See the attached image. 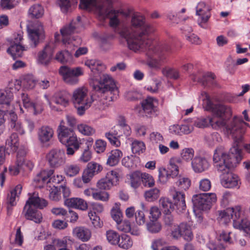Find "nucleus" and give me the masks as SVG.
Listing matches in <instances>:
<instances>
[{
  "instance_id": "e2e57ef3",
  "label": "nucleus",
  "mask_w": 250,
  "mask_h": 250,
  "mask_svg": "<svg viewBox=\"0 0 250 250\" xmlns=\"http://www.w3.org/2000/svg\"><path fill=\"white\" fill-rule=\"evenodd\" d=\"M7 120L8 121V125L10 126L15 122L18 121V118L17 114L13 110H6Z\"/></svg>"
},
{
  "instance_id": "603ef678",
  "label": "nucleus",
  "mask_w": 250,
  "mask_h": 250,
  "mask_svg": "<svg viewBox=\"0 0 250 250\" xmlns=\"http://www.w3.org/2000/svg\"><path fill=\"white\" fill-rule=\"evenodd\" d=\"M77 128L80 132L87 136L92 135L95 132L94 128L85 124L79 125Z\"/></svg>"
},
{
  "instance_id": "de8ad7c7",
  "label": "nucleus",
  "mask_w": 250,
  "mask_h": 250,
  "mask_svg": "<svg viewBox=\"0 0 250 250\" xmlns=\"http://www.w3.org/2000/svg\"><path fill=\"white\" fill-rule=\"evenodd\" d=\"M146 149L145 145L144 142L134 140L131 144L132 152L134 154H140L143 153Z\"/></svg>"
},
{
  "instance_id": "5fc2aeb1",
  "label": "nucleus",
  "mask_w": 250,
  "mask_h": 250,
  "mask_svg": "<svg viewBox=\"0 0 250 250\" xmlns=\"http://www.w3.org/2000/svg\"><path fill=\"white\" fill-rule=\"evenodd\" d=\"M145 196L148 201H153L157 199L159 196V190L156 188L146 191Z\"/></svg>"
},
{
  "instance_id": "bb28decb",
  "label": "nucleus",
  "mask_w": 250,
  "mask_h": 250,
  "mask_svg": "<svg viewBox=\"0 0 250 250\" xmlns=\"http://www.w3.org/2000/svg\"><path fill=\"white\" fill-rule=\"evenodd\" d=\"M209 163L204 157L196 156L191 161V167L196 173H201L209 167Z\"/></svg>"
},
{
  "instance_id": "a211bd4d",
  "label": "nucleus",
  "mask_w": 250,
  "mask_h": 250,
  "mask_svg": "<svg viewBox=\"0 0 250 250\" xmlns=\"http://www.w3.org/2000/svg\"><path fill=\"white\" fill-rule=\"evenodd\" d=\"M171 236L175 239L182 237L187 241H191L193 238L191 226L187 223H181L171 231Z\"/></svg>"
},
{
  "instance_id": "338daca9",
  "label": "nucleus",
  "mask_w": 250,
  "mask_h": 250,
  "mask_svg": "<svg viewBox=\"0 0 250 250\" xmlns=\"http://www.w3.org/2000/svg\"><path fill=\"white\" fill-rule=\"evenodd\" d=\"M150 221H156L161 215V211L157 207H152L149 211Z\"/></svg>"
},
{
  "instance_id": "ea45409f",
  "label": "nucleus",
  "mask_w": 250,
  "mask_h": 250,
  "mask_svg": "<svg viewBox=\"0 0 250 250\" xmlns=\"http://www.w3.org/2000/svg\"><path fill=\"white\" fill-rule=\"evenodd\" d=\"M133 243V240L130 236L123 234L120 235L117 245L122 249L127 250L132 247Z\"/></svg>"
},
{
  "instance_id": "4d7b16f0",
  "label": "nucleus",
  "mask_w": 250,
  "mask_h": 250,
  "mask_svg": "<svg viewBox=\"0 0 250 250\" xmlns=\"http://www.w3.org/2000/svg\"><path fill=\"white\" fill-rule=\"evenodd\" d=\"M194 154V151L192 148H186L183 149L181 155L184 160L189 161L193 159Z\"/></svg>"
},
{
  "instance_id": "680f3d73",
  "label": "nucleus",
  "mask_w": 250,
  "mask_h": 250,
  "mask_svg": "<svg viewBox=\"0 0 250 250\" xmlns=\"http://www.w3.org/2000/svg\"><path fill=\"white\" fill-rule=\"evenodd\" d=\"M88 216L95 227L100 228L101 227L102 224L100 222V217L95 214V212L90 211L88 213Z\"/></svg>"
},
{
  "instance_id": "864d4df0",
  "label": "nucleus",
  "mask_w": 250,
  "mask_h": 250,
  "mask_svg": "<svg viewBox=\"0 0 250 250\" xmlns=\"http://www.w3.org/2000/svg\"><path fill=\"white\" fill-rule=\"evenodd\" d=\"M190 180L189 178L185 177H180L176 182V185L179 189L187 190L190 186Z\"/></svg>"
},
{
  "instance_id": "58836bf2",
  "label": "nucleus",
  "mask_w": 250,
  "mask_h": 250,
  "mask_svg": "<svg viewBox=\"0 0 250 250\" xmlns=\"http://www.w3.org/2000/svg\"><path fill=\"white\" fill-rule=\"evenodd\" d=\"M54 172L53 169L42 170L37 174L34 181L37 183H48V178L53 175Z\"/></svg>"
},
{
  "instance_id": "5701e85b",
  "label": "nucleus",
  "mask_w": 250,
  "mask_h": 250,
  "mask_svg": "<svg viewBox=\"0 0 250 250\" xmlns=\"http://www.w3.org/2000/svg\"><path fill=\"white\" fill-rule=\"evenodd\" d=\"M21 97L23 107L30 112L37 115L42 111L43 108L42 103L38 102L35 103L30 102L28 95L24 93L21 94Z\"/></svg>"
},
{
  "instance_id": "ddd939ff",
  "label": "nucleus",
  "mask_w": 250,
  "mask_h": 250,
  "mask_svg": "<svg viewBox=\"0 0 250 250\" xmlns=\"http://www.w3.org/2000/svg\"><path fill=\"white\" fill-rule=\"evenodd\" d=\"M93 87L96 91L101 93H110L114 96H117L119 93L114 80L106 74H104L98 83L94 84Z\"/></svg>"
},
{
  "instance_id": "13d9d810",
  "label": "nucleus",
  "mask_w": 250,
  "mask_h": 250,
  "mask_svg": "<svg viewBox=\"0 0 250 250\" xmlns=\"http://www.w3.org/2000/svg\"><path fill=\"white\" fill-rule=\"evenodd\" d=\"M171 178L167 169L164 167L159 169V179L161 182L166 183Z\"/></svg>"
},
{
  "instance_id": "a878e982",
  "label": "nucleus",
  "mask_w": 250,
  "mask_h": 250,
  "mask_svg": "<svg viewBox=\"0 0 250 250\" xmlns=\"http://www.w3.org/2000/svg\"><path fill=\"white\" fill-rule=\"evenodd\" d=\"M224 124L223 120H218L215 118L208 117L206 118L198 119L195 122L194 125L199 128H204L210 125L213 128H217L223 127Z\"/></svg>"
},
{
  "instance_id": "79ce46f5",
  "label": "nucleus",
  "mask_w": 250,
  "mask_h": 250,
  "mask_svg": "<svg viewBox=\"0 0 250 250\" xmlns=\"http://www.w3.org/2000/svg\"><path fill=\"white\" fill-rule=\"evenodd\" d=\"M28 13L32 18L38 19L43 16L44 9L41 4H35L29 8Z\"/></svg>"
},
{
  "instance_id": "4468645a",
  "label": "nucleus",
  "mask_w": 250,
  "mask_h": 250,
  "mask_svg": "<svg viewBox=\"0 0 250 250\" xmlns=\"http://www.w3.org/2000/svg\"><path fill=\"white\" fill-rule=\"evenodd\" d=\"M59 73L65 83L74 85L78 83V78L83 75V71L79 67L71 68L67 66H62L60 68Z\"/></svg>"
},
{
  "instance_id": "6e6552de",
  "label": "nucleus",
  "mask_w": 250,
  "mask_h": 250,
  "mask_svg": "<svg viewBox=\"0 0 250 250\" xmlns=\"http://www.w3.org/2000/svg\"><path fill=\"white\" fill-rule=\"evenodd\" d=\"M72 101L80 115H83L92 103V101L88 100L87 90L84 87L77 88L73 91Z\"/></svg>"
},
{
  "instance_id": "393cba45",
  "label": "nucleus",
  "mask_w": 250,
  "mask_h": 250,
  "mask_svg": "<svg viewBox=\"0 0 250 250\" xmlns=\"http://www.w3.org/2000/svg\"><path fill=\"white\" fill-rule=\"evenodd\" d=\"M190 77L193 82L200 83L204 86H207L209 84L213 85L214 84V80L215 76L211 72L202 73L201 72H198V76L193 73L191 75Z\"/></svg>"
},
{
  "instance_id": "f8f14e48",
  "label": "nucleus",
  "mask_w": 250,
  "mask_h": 250,
  "mask_svg": "<svg viewBox=\"0 0 250 250\" xmlns=\"http://www.w3.org/2000/svg\"><path fill=\"white\" fill-rule=\"evenodd\" d=\"M192 202L194 208L200 210H209L213 203L216 201V195L214 193H204L194 195Z\"/></svg>"
},
{
  "instance_id": "774afa93",
  "label": "nucleus",
  "mask_w": 250,
  "mask_h": 250,
  "mask_svg": "<svg viewBox=\"0 0 250 250\" xmlns=\"http://www.w3.org/2000/svg\"><path fill=\"white\" fill-rule=\"evenodd\" d=\"M150 140L152 143L158 144L163 142L162 135L158 132H153L150 134Z\"/></svg>"
},
{
  "instance_id": "f3484780",
  "label": "nucleus",
  "mask_w": 250,
  "mask_h": 250,
  "mask_svg": "<svg viewBox=\"0 0 250 250\" xmlns=\"http://www.w3.org/2000/svg\"><path fill=\"white\" fill-rule=\"evenodd\" d=\"M211 8L204 1L198 3L196 8V15L198 16L197 23L203 28H207V23L211 17Z\"/></svg>"
},
{
  "instance_id": "c756f323",
  "label": "nucleus",
  "mask_w": 250,
  "mask_h": 250,
  "mask_svg": "<svg viewBox=\"0 0 250 250\" xmlns=\"http://www.w3.org/2000/svg\"><path fill=\"white\" fill-rule=\"evenodd\" d=\"M54 135V130L48 125H43L38 131V138L41 144H44L51 141Z\"/></svg>"
},
{
  "instance_id": "39448f33",
  "label": "nucleus",
  "mask_w": 250,
  "mask_h": 250,
  "mask_svg": "<svg viewBox=\"0 0 250 250\" xmlns=\"http://www.w3.org/2000/svg\"><path fill=\"white\" fill-rule=\"evenodd\" d=\"M47 202L44 199L40 198L38 194L34 193L26 201L23 208L22 214L27 220L34 221L36 223L42 222V213L38 208L43 209L47 206Z\"/></svg>"
},
{
  "instance_id": "c85d7f7f",
  "label": "nucleus",
  "mask_w": 250,
  "mask_h": 250,
  "mask_svg": "<svg viewBox=\"0 0 250 250\" xmlns=\"http://www.w3.org/2000/svg\"><path fill=\"white\" fill-rule=\"evenodd\" d=\"M65 47H66L65 50L59 51L55 56V59L62 63L72 61V51L75 49L74 45L66 44Z\"/></svg>"
},
{
  "instance_id": "0eeeda50",
  "label": "nucleus",
  "mask_w": 250,
  "mask_h": 250,
  "mask_svg": "<svg viewBox=\"0 0 250 250\" xmlns=\"http://www.w3.org/2000/svg\"><path fill=\"white\" fill-rule=\"evenodd\" d=\"M63 121H62L58 127V138L62 144L66 146V154L73 155L75 152L81 147V143L72 128H68L64 125Z\"/></svg>"
},
{
  "instance_id": "f704fd0d",
  "label": "nucleus",
  "mask_w": 250,
  "mask_h": 250,
  "mask_svg": "<svg viewBox=\"0 0 250 250\" xmlns=\"http://www.w3.org/2000/svg\"><path fill=\"white\" fill-rule=\"evenodd\" d=\"M85 65L88 67L95 76L99 74L105 69V67L101 62L95 60H87Z\"/></svg>"
},
{
  "instance_id": "a19ab883",
  "label": "nucleus",
  "mask_w": 250,
  "mask_h": 250,
  "mask_svg": "<svg viewBox=\"0 0 250 250\" xmlns=\"http://www.w3.org/2000/svg\"><path fill=\"white\" fill-rule=\"evenodd\" d=\"M5 144L13 151H17L19 145L18 134L15 132L12 133L7 139Z\"/></svg>"
},
{
  "instance_id": "b1692460",
  "label": "nucleus",
  "mask_w": 250,
  "mask_h": 250,
  "mask_svg": "<svg viewBox=\"0 0 250 250\" xmlns=\"http://www.w3.org/2000/svg\"><path fill=\"white\" fill-rule=\"evenodd\" d=\"M102 169L103 167L100 165L94 162L89 163L86 168L83 172L82 176L83 183L85 184L89 183L92 177Z\"/></svg>"
},
{
  "instance_id": "412c9836",
  "label": "nucleus",
  "mask_w": 250,
  "mask_h": 250,
  "mask_svg": "<svg viewBox=\"0 0 250 250\" xmlns=\"http://www.w3.org/2000/svg\"><path fill=\"white\" fill-rule=\"evenodd\" d=\"M158 102L153 98L147 97L141 102V106L145 115L147 117L156 116L159 114Z\"/></svg>"
},
{
  "instance_id": "423d86ee",
  "label": "nucleus",
  "mask_w": 250,
  "mask_h": 250,
  "mask_svg": "<svg viewBox=\"0 0 250 250\" xmlns=\"http://www.w3.org/2000/svg\"><path fill=\"white\" fill-rule=\"evenodd\" d=\"M248 124L245 123L242 118L234 117L229 121L228 123L225 122L226 133L229 136H231L233 140V143L230 149L234 147L237 152L242 154L241 143L242 142V135L244 132L243 126Z\"/></svg>"
},
{
  "instance_id": "0e129e2a",
  "label": "nucleus",
  "mask_w": 250,
  "mask_h": 250,
  "mask_svg": "<svg viewBox=\"0 0 250 250\" xmlns=\"http://www.w3.org/2000/svg\"><path fill=\"white\" fill-rule=\"evenodd\" d=\"M199 189L203 191H207L211 188V182L208 179H202L199 182Z\"/></svg>"
},
{
  "instance_id": "c03bdc74",
  "label": "nucleus",
  "mask_w": 250,
  "mask_h": 250,
  "mask_svg": "<svg viewBox=\"0 0 250 250\" xmlns=\"http://www.w3.org/2000/svg\"><path fill=\"white\" fill-rule=\"evenodd\" d=\"M21 88V82L17 80H11L8 83L5 90L9 93H11L13 95V93L18 91Z\"/></svg>"
},
{
  "instance_id": "7ed1b4c3",
  "label": "nucleus",
  "mask_w": 250,
  "mask_h": 250,
  "mask_svg": "<svg viewBox=\"0 0 250 250\" xmlns=\"http://www.w3.org/2000/svg\"><path fill=\"white\" fill-rule=\"evenodd\" d=\"M79 6L81 9L89 11L93 9L96 10L101 16L110 19V25L113 27H117L122 18H127L129 15L128 11L115 10H111L108 12L105 11L103 4L96 0H80Z\"/></svg>"
},
{
  "instance_id": "7c9ffc66",
  "label": "nucleus",
  "mask_w": 250,
  "mask_h": 250,
  "mask_svg": "<svg viewBox=\"0 0 250 250\" xmlns=\"http://www.w3.org/2000/svg\"><path fill=\"white\" fill-rule=\"evenodd\" d=\"M64 205L67 207L86 210L88 208L87 203L83 199L80 198H70L64 200Z\"/></svg>"
},
{
  "instance_id": "2eb2a0df",
  "label": "nucleus",
  "mask_w": 250,
  "mask_h": 250,
  "mask_svg": "<svg viewBox=\"0 0 250 250\" xmlns=\"http://www.w3.org/2000/svg\"><path fill=\"white\" fill-rule=\"evenodd\" d=\"M241 215V207L236 206L235 208H228L224 210H218L217 212V220L222 224H227L231 219L233 223L235 220H238Z\"/></svg>"
},
{
  "instance_id": "6ab92c4d",
  "label": "nucleus",
  "mask_w": 250,
  "mask_h": 250,
  "mask_svg": "<svg viewBox=\"0 0 250 250\" xmlns=\"http://www.w3.org/2000/svg\"><path fill=\"white\" fill-rule=\"evenodd\" d=\"M29 37L31 41L33 42L32 46L35 47L39 43V42L44 39V31L43 25L40 22H37L34 24L31 28L28 29Z\"/></svg>"
},
{
  "instance_id": "4be33fe9",
  "label": "nucleus",
  "mask_w": 250,
  "mask_h": 250,
  "mask_svg": "<svg viewBox=\"0 0 250 250\" xmlns=\"http://www.w3.org/2000/svg\"><path fill=\"white\" fill-rule=\"evenodd\" d=\"M54 49V45L53 42L46 44L44 49L38 53V62L43 65H47L52 58Z\"/></svg>"
},
{
  "instance_id": "052dcab7",
  "label": "nucleus",
  "mask_w": 250,
  "mask_h": 250,
  "mask_svg": "<svg viewBox=\"0 0 250 250\" xmlns=\"http://www.w3.org/2000/svg\"><path fill=\"white\" fill-rule=\"evenodd\" d=\"M162 73L164 76L174 79H178L179 76L178 71L172 69H163L162 70Z\"/></svg>"
},
{
  "instance_id": "2f4dec72",
  "label": "nucleus",
  "mask_w": 250,
  "mask_h": 250,
  "mask_svg": "<svg viewBox=\"0 0 250 250\" xmlns=\"http://www.w3.org/2000/svg\"><path fill=\"white\" fill-rule=\"evenodd\" d=\"M73 234L83 242L87 241L91 236L90 230L83 227L75 228L73 230Z\"/></svg>"
},
{
  "instance_id": "1a4fd4ad",
  "label": "nucleus",
  "mask_w": 250,
  "mask_h": 250,
  "mask_svg": "<svg viewBox=\"0 0 250 250\" xmlns=\"http://www.w3.org/2000/svg\"><path fill=\"white\" fill-rule=\"evenodd\" d=\"M173 199L174 202V205L168 198H162L160 199L159 203L163 209L164 212L173 210L175 206L180 212L186 209L185 194L183 193L178 191L175 192L173 195Z\"/></svg>"
},
{
  "instance_id": "3c124183",
  "label": "nucleus",
  "mask_w": 250,
  "mask_h": 250,
  "mask_svg": "<svg viewBox=\"0 0 250 250\" xmlns=\"http://www.w3.org/2000/svg\"><path fill=\"white\" fill-rule=\"evenodd\" d=\"M106 236L107 240L109 243L112 245H117L120 235L114 230H108L106 232Z\"/></svg>"
},
{
  "instance_id": "69168bd1",
  "label": "nucleus",
  "mask_w": 250,
  "mask_h": 250,
  "mask_svg": "<svg viewBox=\"0 0 250 250\" xmlns=\"http://www.w3.org/2000/svg\"><path fill=\"white\" fill-rule=\"evenodd\" d=\"M9 126L12 129L17 131L21 135L25 134L24 126L19 120L11 125Z\"/></svg>"
},
{
  "instance_id": "20e7f679",
  "label": "nucleus",
  "mask_w": 250,
  "mask_h": 250,
  "mask_svg": "<svg viewBox=\"0 0 250 250\" xmlns=\"http://www.w3.org/2000/svg\"><path fill=\"white\" fill-rule=\"evenodd\" d=\"M140 50L146 51V55L150 58L147 62L148 65L151 68H158L160 66V62L157 58L161 59L166 53L170 51L171 47L168 43L156 44L151 40H148L144 44V46L140 48Z\"/></svg>"
},
{
  "instance_id": "49530a36",
  "label": "nucleus",
  "mask_w": 250,
  "mask_h": 250,
  "mask_svg": "<svg viewBox=\"0 0 250 250\" xmlns=\"http://www.w3.org/2000/svg\"><path fill=\"white\" fill-rule=\"evenodd\" d=\"M205 140L208 145L213 146L222 141L220 134L217 132H213L205 137Z\"/></svg>"
},
{
  "instance_id": "09e8293b",
  "label": "nucleus",
  "mask_w": 250,
  "mask_h": 250,
  "mask_svg": "<svg viewBox=\"0 0 250 250\" xmlns=\"http://www.w3.org/2000/svg\"><path fill=\"white\" fill-rule=\"evenodd\" d=\"M80 168L78 165L75 164L67 165L64 168V172L66 175L73 177L78 174Z\"/></svg>"
},
{
  "instance_id": "473e14b6",
  "label": "nucleus",
  "mask_w": 250,
  "mask_h": 250,
  "mask_svg": "<svg viewBox=\"0 0 250 250\" xmlns=\"http://www.w3.org/2000/svg\"><path fill=\"white\" fill-rule=\"evenodd\" d=\"M69 94L66 91H60L55 93L53 97V101L57 104L66 106L69 102Z\"/></svg>"
},
{
  "instance_id": "72a5a7b5",
  "label": "nucleus",
  "mask_w": 250,
  "mask_h": 250,
  "mask_svg": "<svg viewBox=\"0 0 250 250\" xmlns=\"http://www.w3.org/2000/svg\"><path fill=\"white\" fill-rule=\"evenodd\" d=\"M118 127L116 130L112 128L111 130L105 133V137L109 141L112 145L116 147L119 146L121 145L119 138L122 136L121 132H118Z\"/></svg>"
},
{
  "instance_id": "f257e3e1",
  "label": "nucleus",
  "mask_w": 250,
  "mask_h": 250,
  "mask_svg": "<svg viewBox=\"0 0 250 250\" xmlns=\"http://www.w3.org/2000/svg\"><path fill=\"white\" fill-rule=\"evenodd\" d=\"M234 147L229 149L228 153L223 146H218L214 151L213 161L214 167L221 173V182L226 188L239 187L238 176L230 172V169L236 167L242 159V154Z\"/></svg>"
},
{
  "instance_id": "9d476101",
  "label": "nucleus",
  "mask_w": 250,
  "mask_h": 250,
  "mask_svg": "<svg viewBox=\"0 0 250 250\" xmlns=\"http://www.w3.org/2000/svg\"><path fill=\"white\" fill-rule=\"evenodd\" d=\"M45 159L50 167L54 169L60 168L66 162L65 151L63 149L52 148L46 153Z\"/></svg>"
},
{
  "instance_id": "c9c22d12",
  "label": "nucleus",
  "mask_w": 250,
  "mask_h": 250,
  "mask_svg": "<svg viewBox=\"0 0 250 250\" xmlns=\"http://www.w3.org/2000/svg\"><path fill=\"white\" fill-rule=\"evenodd\" d=\"M234 228L243 230L250 236V221L246 218H241L235 220L233 223Z\"/></svg>"
},
{
  "instance_id": "f03ea898",
  "label": "nucleus",
  "mask_w": 250,
  "mask_h": 250,
  "mask_svg": "<svg viewBox=\"0 0 250 250\" xmlns=\"http://www.w3.org/2000/svg\"><path fill=\"white\" fill-rule=\"evenodd\" d=\"M154 31L152 26L146 23L143 15L135 14L131 17L130 26L124 27L120 34L126 40L128 48L137 52L147 40H150L147 36Z\"/></svg>"
},
{
  "instance_id": "e433bc0d",
  "label": "nucleus",
  "mask_w": 250,
  "mask_h": 250,
  "mask_svg": "<svg viewBox=\"0 0 250 250\" xmlns=\"http://www.w3.org/2000/svg\"><path fill=\"white\" fill-rule=\"evenodd\" d=\"M123 156L122 152L118 149L111 150L109 153L106 164L110 166L117 165Z\"/></svg>"
},
{
  "instance_id": "4c0bfd02",
  "label": "nucleus",
  "mask_w": 250,
  "mask_h": 250,
  "mask_svg": "<svg viewBox=\"0 0 250 250\" xmlns=\"http://www.w3.org/2000/svg\"><path fill=\"white\" fill-rule=\"evenodd\" d=\"M24 151L20 150L18 152L17 161H16V167H10V171L14 175H17L19 172L21 167L23 165L24 162V159L23 156L25 155Z\"/></svg>"
},
{
  "instance_id": "bf43d9fd",
  "label": "nucleus",
  "mask_w": 250,
  "mask_h": 250,
  "mask_svg": "<svg viewBox=\"0 0 250 250\" xmlns=\"http://www.w3.org/2000/svg\"><path fill=\"white\" fill-rule=\"evenodd\" d=\"M167 169L168 173L170 174V176L172 178L176 177L179 174L178 167L174 163H172L171 161H170L169 165Z\"/></svg>"
},
{
  "instance_id": "cd10ccee",
  "label": "nucleus",
  "mask_w": 250,
  "mask_h": 250,
  "mask_svg": "<svg viewBox=\"0 0 250 250\" xmlns=\"http://www.w3.org/2000/svg\"><path fill=\"white\" fill-rule=\"evenodd\" d=\"M77 26L75 25V22L72 21V22L67 26L61 29L60 32L62 37V42L64 45H73L71 42V39L70 36L75 32Z\"/></svg>"
},
{
  "instance_id": "aec40b11",
  "label": "nucleus",
  "mask_w": 250,
  "mask_h": 250,
  "mask_svg": "<svg viewBox=\"0 0 250 250\" xmlns=\"http://www.w3.org/2000/svg\"><path fill=\"white\" fill-rule=\"evenodd\" d=\"M23 40L22 36L21 34H18L14 38L13 43L7 50L14 59L21 57L23 51L26 50L23 44Z\"/></svg>"
},
{
  "instance_id": "6e6d98bb",
  "label": "nucleus",
  "mask_w": 250,
  "mask_h": 250,
  "mask_svg": "<svg viewBox=\"0 0 250 250\" xmlns=\"http://www.w3.org/2000/svg\"><path fill=\"white\" fill-rule=\"evenodd\" d=\"M142 182L145 187H151L154 185V180L152 176L146 173H142Z\"/></svg>"
},
{
  "instance_id": "a18cd8bd",
  "label": "nucleus",
  "mask_w": 250,
  "mask_h": 250,
  "mask_svg": "<svg viewBox=\"0 0 250 250\" xmlns=\"http://www.w3.org/2000/svg\"><path fill=\"white\" fill-rule=\"evenodd\" d=\"M13 95L5 89H0V104L9 105Z\"/></svg>"
},
{
  "instance_id": "9b49d317",
  "label": "nucleus",
  "mask_w": 250,
  "mask_h": 250,
  "mask_svg": "<svg viewBox=\"0 0 250 250\" xmlns=\"http://www.w3.org/2000/svg\"><path fill=\"white\" fill-rule=\"evenodd\" d=\"M205 108L206 110L211 111L214 117L212 118H215L218 120H223L224 121L223 126L225 125V117L227 114H231V110L229 106L222 104H214L208 98L205 102Z\"/></svg>"
},
{
  "instance_id": "8fccbe9b",
  "label": "nucleus",
  "mask_w": 250,
  "mask_h": 250,
  "mask_svg": "<svg viewBox=\"0 0 250 250\" xmlns=\"http://www.w3.org/2000/svg\"><path fill=\"white\" fill-rule=\"evenodd\" d=\"M146 229L149 232L156 233L161 230L162 227L159 222L156 221H150L146 224Z\"/></svg>"
},
{
  "instance_id": "dca6fc26",
  "label": "nucleus",
  "mask_w": 250,
  "mask_h": 250,
  "mask_svg": "<svg viewBox=\"0 0 250 250\" xmlns=\"http://www.w3.org/2000/svg\"><path fill=\"white\" fill-rule=\"evenodd\" d=\"M120 171L111 170L107 172L105 176L101 179L97 183V188L102 190H108L117 184L120 178Z\"/></svg>"
},
{
  "instance_id": "37998d69",
  "label": "nucleus",
  "mask_w": 250,
  "mask_h": 250,
  "mask_svg": "<svg viewBox=\"0 0 250 250\" xmlns=\"http://www.w3.org/2000/svg\"><path fill=\"white\" fill-rule=\"evenodd\" d=\"M131 185L134 188L139 186L142 182V172L139 171H136L129 175Z\"/></svg>"
}]
</instances>
